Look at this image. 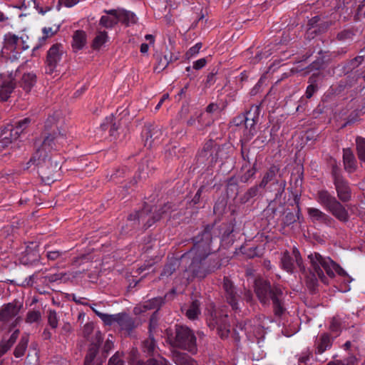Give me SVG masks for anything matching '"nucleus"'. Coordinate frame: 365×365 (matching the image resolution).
Returning <instances> with one entry per match:
<instances>
[{
  "label": "nucleus",
  "mask_w": 365,
  "mask_h": 365,
  "mask_svg": "<svg viewBox=\"0 0 365 365\" xmlns=\"http://www.w3.org/2000/svg\"><path fill=\"white\" fill-rule=\"evenodd\" d=\"M63 141L64 138L60 134H51L46 136L41 146L31 159V162L40 167V174L42 178L48 182L56 180L55 173L58 172L60 165L56 160H53L48 156L46 150L57 149L58 145H62Z\"/></svg>",
  "instance_id": "1"
},
{
  "label": "nucleus",
  "mask_w": 365,
  "mask_h": 365,
  "mask_svg": "<svg viewBox=\"0 0 365 365\" xmlns=\"http://www.w3.org/2000/svg\"><path fill=\"white\" fill-rule=\"evenodd\" d=\"M308 259L312 266L314 280L317 279L316 276H317L322 282L329 284L323 270L331 278H333L336 274L341 277H346L345 271L329 257H323L319 253L314 252L309 255Z\"/></svg>",
  "instance_id": "2"
},
{
  "label": "nucleus",
  "mask_w": 365,
  "mask_h": 365,
  "mask_svg": "<svg viewBox=\"0 0 365 365\" xmlns=\"http://www.w3.org/2000/svg\"><path fill=\"white\" fill-rule=\"evenodd\" d=\"M205 314L207 316V324L210 328H217L221 338H226L230 333V325L227 322V312L222 309H215L212 303H210L207 308Z\"/></svg>",
  "instance_id": "3"
},
{
  "label": "nucleus",
  "mask_w": 365,
  "mask_h": 365,
  "mask_svg": "<svg viewBox=\"0 0 365 365\" xmlns=\"http://www.w3.org/2000/svg\"><path fill=\"white\" fill-rule=\"evenodd\" d=\"M170 344L190 352L196 351L195 338L192 331L186 327H178L174 339L168 338Z\"/></svg>",
  "instance_id": "4"
},
{
  "label": "nucleus",
  "mask_w": 365,
  "mask_h": 365,
  "mask_svg": "<svg viewBox=\"0 0 365 365\" xmlns=\"http://www.w3.org/2000/svg\"><path fill=\"white\" fill-rule=\"evenodd\" d=\"M255 292L262 303L267 304L272 299L275 305H279V296L282 294L279 287H275L271 289L270 284L262 279L255 281Z\"/></svg>",
  "instance_id": "5"
},
{
  "label": "nucleus",
  "mask_w": 365,
  "mask_h": 365,
  "mask_svg": "<svg viewBox=\"0 0 365 365\" xmlns=\"http://www.w3.org/2000/svg\"><path fill=\"white\" fill-rule=\"evenodd\" d=\"M271 322L269 319L263 317L262 318L259 317L257 319L253 324L251 322L245 323L244 327L245 334L249 340L252 341H257L259 343L264 337V326Z\"/></svg>",
  "instance_id": "6"
},
{
  "label": "nucleus",
  "mask_w": 365,
  "mask_h": 365,
  "mask_svg": "<svg viewBox=\"0 0 365 365\" xmlns=\"http://www.w3.org/2000/svg\"><path fill=\"white\" fill-rule=\"evenodd\" d=\"M98 316L106 325L118 326L121 329L130 330L132 327L131 319L125 314H108L101 312H96Z\"/></svg>",
  "instance_id": "7"
},
{
  "label": "nucleus",
  "mask_w": 365,
  "mask_h": 365,
  "mask_svg": "<svg viewBox=\"0 0 365 365\" xmlns=\"http://www.w3.org/2000/svg\"><path fill=\"white\" fill-rule=\"evenodd\" d=\"M28 36L22 35L21 36L13 34H7L4 36V43L6 48L14 51L16 54L29 48L27 43Z\"/></svg>",
  "instance_id": "8"
},
{
  "label": "nucleus",
  "mask_w": 365,
  "mask_h": 365,
  "mask_svg": "<svg viewBox=\"0 0 365 365\" xmlns=\"http://www.w3.org/2000/svg\"><path fill=\"white\" fill-rule=\"evenodd\" d=\"M281 263L282 267L287 272H293L297 267L300 270L304 271L299 252L296 248L293 249L291 255L287 252L284 253L281 259Z\"/></svg>",
  "instance_id": "9"
},
{
  "label": "nucleus",
  "mask_w": 365,
  "mask_h": 365,
  "mask_svg": "<svg viewBox=\"0 0 365 365\" xmlns=\"http://www.w3.org/2000/svg\"><path fill=\"white\" fill-rule=\"evenodd\" d=\"M14 77L12 73L0 74V99L6 101L14 88Z\"/></svg>",
  "instance_id": "10"
},
{
  "label": "nucleus",
  "mask_w": 365,
  "mask_h": 365,
  "mask_svg": "<svg viewBox=\"0 0 365 365\" xmlns=\"http://www.w3.org/2000/svg\"><path fill=\"white\" fill-rule=\"evenodd\" d=\"M210 252V243H207L205 246L202 242H197L190 251L185 256L182 257L183 259L187 257H192V263L201 261L207 257Z\"/></svg>",
  "instance_id": "11"
},
{
  "label": "nucleus",
  "mask_w": 365,
  "mask_h": 365,
  "mask_svg": "<svg viewBox=\"0 0 365 365\" xmlns=\"http://www.w3.org/2000/svg\"><path fill=\"white\" fill-rule=\"evenodd\" d=\"M63 53V48L61 44H54L50 48L47 54L48 72L51 73L53 71L61 61Z\"/></svg>",
  "instance_id": "12"
},
{
  "label": "nucleus",
  "mask_w": 365,
  "mask_h": 365,
  "mask_svg": "<svg viewBox=\"0 0 365 365\" xmlns=\"http://www.w3.org/2000/svg\"><path fill=\"white\" fill-rule=\"evenodd\" d=\"M334 185L337 196L341 201L347 202L351 200V192L346 181L339 176H336L334 178Z\"/></svg>",
  "instance_id": "13"
},
{
  "label": "nucleus",
  "mask_w": 365,
  "mask_h": 365,
  "mask_svg": "<svg viewBox=\"0 0 365 365\" xmlns=\"http://www.w3.org/2000/svg\"><path fill=\"white\" fill-rule=\"evenodd\" d=\"M19 136V132L14 131L13 125H7L0 130V148H4L10 144L13 140H16Z\"/></svg>",
  "instance_id": "14"
},
{
  "label": "nucleus",
  "mask_w": 365,
  "mask_h": 365,
  "mask_svg": "<svg viewBox=\"0 0 365 365\" xmlns=\"http://www.w3.org/2000/svg\"><path fill=\"white\" fill-rule=\"evenodd\" d=\"M223 287L226 293L227 302L231 305L233 309H237L238 295L235 291V288L232 282L229 279L225 278L223 282Z\"/></svg>",
  "instance_id": "15"
},
{
  "label": "nucleus",
  "mask_w": 365,
  "mask_h": 365,
  "mask_svg": "<svg viewBox=\"0 0 365 365\" xmlns=\"http://www.w3.org/2000/svg\"><path fill=\"white\" fill-rule=\"evenodd\" d=\"M21 309L20 304L9 303L0 311V321L9 322L16 317Z\"/></svg>",
  "instance_id": "16"
},
{
  "label": "nucleus",
  "mask_w": 365,
  "mask_h": 365,
  "mask_svg": "<svg viewBox=\"0 0 365 365\" xmlns=\"http://www.w3.org/2000/svg\"><path fill=\"white\" fill-rule=\"evenodd\" d=\"M106 15L101 16L100 24L106 28H112L119 23L118 9L105 10Z\"/></svg>",
  "instance_id": "17"
},
{
  "label": "nucleus",
  "mask_w": 365,
  "mask_h": 365,
  "mask_svg": "<svg viewBox=\"0 0 365 365\" xmlns=\"http://www.w3.org/2000/svg\"><path fill=\"white\" fill-rule=\"evenodd\" d=\"M316 200L326 210H328L337 201L334 196L325 190L318 191L316 195Z\"/></svg>",
  "instance_id": "18"
},
{
  "label": "nucleus",
  "mask_w": 365,
  "mask_h": 365,
  "mask_svg": "<svg viewBox=\"0 0 365 365\" xmlns=\"http://www.w3.org/2000/svg\"><path fill=\"white\" fill-rule=\"evenodd\" d=\"M36 82V73H34V72H25L23 73L21 78L19 85L26 93H29L34 86Z\"/></svg>",
  "instance_id": "19"
},
{
  "label": "nucleus",
  "mask_w": 365,
  "mask_h": 365,
  "mask_svg": "<svg viewBox=\"0 0 365 365\" xmlns=\"http://www.w3.org/2000/svg\"><path fill=\"white\" fill-rule=\"evenodd\" d=\"M327 211L341 222H346L349 220L347 210L338 200Z\"/></svg>",
  "instance_id": "20"
},
{
  "label": "nucleus",
  "mask_w": 365,
  "mask_h": 365,
  "mask_svg": "<svg viewBox=\"0 0 365 365\" xmlns=\"http://www.w3.org/2000/svg\"><path fill=\"white\" fill-rule=\"evenodd\" d=\"M307 213L309 219L312 222L329 224L331 220L329 215L317 208L309 207L307 208Z\"/></svg>",
  "instance_id": "21"
},
{
  "label": "nucleus",
  "mask_w": 365,
  "mask_h": 365,
  "mask_svg": "<svg viewBox=\"0 0 365 365\" xmlns=\"http://www.w3.org/2000/svg\"><path fill=\"white\" fill-rule=\"evenodd\" d=\"M163 302L164 301L162 297L153 298L144 302L143 305L135 307L134 312L135 314H140L148 309H158L163 304Z\"/></svg>",
  "instance_id": "22"
},
{
  "label": "nucleus",
  "mask_w": 365,
  "mask_h": 365,
  "mask_svg": "<svg viewBox=\"0 0 365 365\" xmlns=\"http://www.w3.org/2000/svg\"><path fill=\"white\" fill-rule=\"evenodd\" d=\"M118 18L119 22L126 26L133 25L138 21V18L133 12L123 9H118Z\"/></svg>",
  "instance_id": "23"
},
{
  "label": "nucleus",
  "mask_w": 365,
  "mask_h": 365,
  "mask_svg": "<svg viewBox=\"0 0 365 365\" xmlns=\"http://www.w3.org/2000/svg\"><path fill=\"white\" fill-rule=\"evenodd\" d=\"M244 118V136L247 140H248L252 138L256 133V122L254 118L251 116L250 113H247V115Z\"/></svg>",
  "instance_id": "24"
},
{
  "label": "nucleus",
  "mask_w": 365,
  "mask_h": 365,
  "mask_svg": "<svg viewBox=\"0 0 365 365\" xmlns=\"http://www.w3.org/2000/svg\"><path fill=\"white\" fill-rule=\"evenodd\" d=\"M343 160L345 170L352 173L356 168V160L352 151L349 148L344 149Z\"/></svg>",
  "instance_id": "25"
},
{
  "label": "nucleus",
  "mask_w": 365,
  "mask_h": 365,
  "mask_svg": "<svg viewBox=\"0 0 365 365\" xmlns=\"http://www.w3.org/2000/svg\"><path fill=\"white\" fill-rule=\"evenodd\" d=\"M331 346V340L329 335L322 334L316 341V351L322 354Z\"/></svg>",
  "instance_id": "26"
},
{
  "label": "nucleus",
  "mask_w": 365,
  "mask_h": 365,
  "mask_svg": "<svg viewBox=\"0 0 365 365\" xmlns=\"http://www.w3.org/2000/svg\"><path fill=\"white\" fill-rule=\"evenodd\" d=\"M86 43V35L83 31H77L73 36V48L76 50L81 49Z\"/></svg>",
  "instance_id": "27"
},
{
  "label": "nucleus",
  "mask_w": 365,
  "mask_h": 365,
  "mask_svg": "<svg viewBox=\"0 0 365 365\" xmlns=\"http://www.w3.org/2000/svg\"><path fill=\"white\" fill-rule=\"evenodd\" d=\"M29 335L24 334L18 345L16 346L14 354L16 358H20L24 355V353L27 349L28 343H29Z\"/></svg>",
  "instance_id": "28"
},
{
  "label": "nucleus",
  "mask_w": 365,
  "mask_h": 365,
  "mask_svg": "<svg viewBox=\"0 0 365 365\" xmlns=\"http://www.w3.org/2000/svg\"><path fill=\"white\" fill-rule=\"evenodd\" d=\"M200 303L197 299H195L192 302L190 307L185 310V315L189 319L194 320L197 318L200 313Z\"/></svg>",
  "instance_id": "29"
},
{
  "label": "nucleus",
  "mask_w": 365,
  "mask_h": 365,
  "mask_svg": "<svg viewBox=\"0 0 365 365\" xmlns=\"http://www.w3.org/2000/svg\"><path fill=\"white\" fill-rule=\"evenodd\" d=\"M174 361L177 365H196V361L189 356L182 353L174 354Z\"/></svg>",
  "instance_id": "30"
},
{
  "label": "nucleus",
  "mask_w": 365,
  "mask_h": 365,
  "mask_svg": "<svg viewBox=\"0 0 365 365\" xmlns=\"http://www.w3.org/2000/svg\"><path fill=\"white\" fill-rule=\"evenodd\" d=\"M108 37L106 31H99L93 40V48H100L108 41Z\"/></svg>",
  "instance_id": "31"
},
{
  "label": "nucleus",
  "mask_w": 365,
  "mask_h": 365,
  "mask_svg": "<svg viewBox=\"0 0 365 365\" xmlns=\"http://www.w3.org/2000/svg\"><path fill=\"white\" fill-rule=\"evenodd\" d=\"M356 143L359 158L361 162L365 163V139L357 138Z\"/></svg>",
  "instance_id": "32"
},
{
  "label": "nucleus",
  "mask_w": 365,
  "mask_h": 365,
  "mask_svg": "<svg viewBox=\"0 0 365 365\" xmlns=\"http://www.w3.org/2000/svg\"><path fill=\"white\" fill-rule=\"evenodd\" d=\"M356 361V358L353 356H350L344 359H336L330 361L327 365H354Z\"/></svg>",
  "instance_id": "33"
},
{
  "label": "nucleus",
  "mask_w": 365,
  "mask_h": 365,
  "mask_svg": "<svg viewBox=\"0 0 365 365\" xmlns=\"http://www.w3.org/2000/svg\"><path fill=\"white\" fill-rule=\"evenodd\" d=\"M202 48V43H197L195 45L192 46L185 53V56L187 59L195 57L197 56L200 49Z\"/></svg>",
  "instance_id": "34"
},
{
  "label": "nucleus",
  "mask_w": 365,
  "mask_h": 365,
  "mask_svg": "<svg viewBox=\"0 0 365 365\" xmlns=\"http://www.w3.org/2000/svg\"><path fill=\"white\" fill-rule=\"evenodd\" d=\"M29 123L30 120L29 118H24L16 123L15 126L13 125V129L14 131L18 130L20 135L27 128Z\"/></svg>",
  "instance_id": "35"
},
{
  "label": "nucleus",
  "mask_w": 365,
  "mask_h": 365,
  "mask_svg": "<svg viewBox=\"0 0 365 365\" xmlns=\"http://www.w3.org/2000/svg\"><path fill=\"white\" fill-rule=\"evenodd\" d=\"M41 319V314L38 311L29 312L26 317L28 323H34L38 322Z\"/></svg>",
  "instance_id": "36"
},
{
  "label": "nucleus",
  "mask_w": 365,
  "mask_h": 365,
  "mask_svg": "<svg viewBox=\"0 0 365 365\" xmlns=\"http://www.w3.org/2000/svg\"><path fill=\"white\" fill-rule=\"evenodd\" d=\"M48 321L49 325L52 328H56L58 326V318H57V314L53 310H50L48 317Z\"/></svg>",
  "instance_id": "37"
},
{
  "label": "nucleus",
  "mask_w": 365,
  "mask_h": 365,
  "mask_svg": "<svg viewBox=\"0 0 365 365\" xmlns=\"http://www.w3.org/2000/svg\"><path fill=\"white\" fill-rule=\"evenodd\" d=\"M140 365H170L168 361L163 358V357H158V359H150L148 361L146 364H140Z\"/></svg>",
  "instance_id": "38"
},
{
  "label": "nucleus",
  "mask_w": 365,
  "mask_h": 365,
  "mask_svg": "<svg viewBox=\"0 0 365 365\" xmlns=\"http://www.w3.org/2000/svg\"><path fill=\"white\" fill-rule=\"evenodd\" d=\"M96 352H97V348L95 347V348H91L89 349L86 356V359H85V364L86 365H91V363L93 362L95 356H96Z\"/></svg>",
  "instance_id": "39"
},
{
  "label": "nucleus",
  "mask_w": 365,
  "mask_h": 365,
  "mask_svg": "<svg viewBox=\"0 0 365 365\" xmlns=\"http://www.w3.org/2000/svg\"><path fill=\"white\" fill-rule=\"evenodd\" d=\"M58 28H56L55 30H53L51 27H45L43 29V36L42 37L43 40H46L48 38L52 36L54 34H56L58 31Z\"/></svg>",
  "instance_id": "40"
},
{
  "label": "nucleus",
  "mask_w": 365,
  "mask_h": 365,
  "mask_svg": "<svg viewBox=\"0 0 365 365\" xmlns=\"http://www.w3.org/2000/svg\"><path fill=\"white\" fill-rule=\"evenodd\" d=\"M277 172L278 168L276 166H272L267 173L264 175V178L269 181H271L274 178Z\"/></svg>",
  "instance_id": "41"
},
{
  "label": "nucleus",
  "mask_w": 365,
  "mask_h": 365,
  "mask_svg": "<svg viewBox=\"0 0 365 365\" xmlns=\"http://www.w3.org/2000/svg\"><path fill=\"white\" fill-rule=\"evenodd\" d=\"M144 346L149 353L153 352L155 349V342L153 338H150L145 341Z\"/></svg>",
  "instance_id": "42"
},
{
  "label": "nucleus",
  "mask_w": 365,
  "mask_h": 365,
  "mask_svg": "<svg viewBox=\"0 0 365 365\" xmlns=\"http://www.w3.org/2000/svg\"><path fill=\"white\" fill-rule=\"evenodd\" d=\"M207 63V61L205 58H200L195 62H193V68L195 70H199L203 68Z\"/></svg>",
  "instance_id": "43"
},
{
  "label": "nucleus",
  "mask_w": 365,
  "mask_h": 365,
  "mask_svg": "<svg viewBox=\"0 0 365 365\" xmlns=\"http://www.w3.org/2000/svg\"><path fill=\"white\" fill-rule=\"evenodd\" d=\"M108 365H123V361L120 359L118 354H115L110 358Z\"/></svg>",
  "instance_id": "44"
},
{
  "label": "nucleus",
  "mask_w": 365,
  "mask_h": 365,
  "mask_svg": "<svg viewBox=\"0 0 365 365\" xmlns=\"http://www.w3.org/2000/svg\"><path fill=\"white\" fill-rule=\"evenodd\" d=\"M9 344L6 341H2L0 342V356L4 354L10 348Z\"/></svg>",
  "instance_id": "45"
},
{
  "label": "nucleus",
  "mask_w": 365,
  "mask_h": 365,
  "mask_svg": "<svg viewBox=\"0 0 365 365\" xmlns=\"http://www.w3.org/2000/svg\"><path fill=\"white\" fill-rule=\"evenodd\" d=\"M19 331L18 329L15 330L11 335L10 338L8 340H6V341L8 342V344H10V346H13V344H14V342L16 341V339L19 336Z\"/></svg>",
  "instance_id": "46"
},
{
  "label": "nucleus",
  "mask_w": 365,
  "mask_h": 365,
  "mask_svg": "<svg viewBox=\"0 0 365 365\" xmlns=\"http://www.w3.org/2000/svg\"><path fill=\"white\" fill-rule=\"evenodd\" d=\"M316 90H317V88L314 85L310 84L309 86H308V87L307 88V91H306L307 98H310L313 96V94L314 93Z\"/></svg>",
  "instance_id": "47"
},
{
  "label": "nucleus",
  "mask_w": 365,
  "mask_h": 365,
  "mask_svg": "<svg viewBox=\"0 0 365 365\" xmlns=\"http://www.w3.org/2000/svg\"><path fill=\"white\" fill-rule=\"evenodd\" d=\"M61 3L66 7H72L77 4L80 0H60Z\"/></svg>",
  "instance_id": "48"
},
{
  "label": "nucleus",
  "mask_w": 365,
  "mask_h": 365,
  "mask_svg": "<svg viewBox=\"0 0 365 365\" xmlns=\"http://www.w3.org/2000/svg\"><path fill=\"white\" fill-rule=\"evenodd\" d=\"M113 347V336H111V339H108L104 344V351L106 352H108L110 350H111Z\"/></svg>",
  "instance_id": "49"
},
{
  "label": "nucleus",
  "mask_w": 365,
  "mask_h": 365,
  "mask_svg": "<svg viewBox=\"0 0 365 365\" xmlns=\"http://www.w3.org/2000/svg\"><path fill=\"white\" fill-rule=\"evenodd\" d=\"M61 256V252L58 251H51L47 253V257L49 259L55 260Z\"/></svg>",
  "instance_id": "50"
},
{
  "label": "nucleus",
  "mask_w": 365,
  "mask_h": 365,
  "mask_svg": "<svg viewBox=\"0 0 365 365\" xmlns=\"http://www.w3.org/2000/svg\"><path fill=\"white\" fill-rule=\"evenodd\" d=\"M175 268L171 265H166L163 269V275L169 276L174 271Z\"/></svg>",
  "instance_id": "51"
},
{
  "label": "nucleus",
  "mask_w": 365,
  "mask_h": 365,
  "mask_svg": "<svg viewBox=\"0 0 365 365\" xmlns=\"http://www.w3.org/2000/svg\"><path fill=\"white\" fill-rule=\"evenodd\" d=\"M93 329V324L91 323L86 324L83 328V332L86 335H88Z\"/></svg>",
  "instance_id": "52"
},
{
  "label": "nucleus",
  "mask_w": 365,
  "mask_h": 365,
  "mask_svg": "<svg viewBox=\"0 0 365 365\" xmlns=\"http://www.w3.org/2000/svg\"><path fill=\"white\" fill-rule=\"evenodd\" d=\"M309 359V355L300 356L299 359V365H307Z\"/></svg>",
  "instance_id": "53"
},
{
  "label": "nucleus",
  "mask_w": 365,
  "mask_h": 365,
  "mask_svg": "<svg viewBox=\"0 0 365 365\" xmlns=\"http://www.w3.org/2000/svg\"><path fill=\"white\" fill-rule=\"evenodd\" d=\"M23 5L24 7H31V6H34V7H36V1L34 0H23Z\"/></svg>",
  "instance_id": "54"
},
{
  "label": "nucleus",
  "mask_w": 365,
  "mask_h": 365,
  "mask_svg": "<svg viewBox=\"0 0 365 365\" xmlns=\"http://www.w3.org/2000/svg\"><path fill=\"white\" fill-rule=\"evenodd\" d=\"M9 19V17L5 14L3 11H0V23H6L8 20Z\"/></svg>",
  "instance_id": "55"
},
{
  "label": "nucleus",
  "mask_w": 365,
  "mask_h": 365,
  "mask_svg": "<svg viewBox=\"0 0 365 365\" xmlns=\"http://www.w3.org/2000/svg\"><path fill=\"white\" fill-rule=\"evenodd\" d=\"M149 43H142L140 46V52L143 54L147 53L149 50Z\"/></svg>",
  "instance_id": "56"
},
{
  "label": "nucleus",
  "mask_w": 365,
  "mask_h": 365,
  "mask_svg": "<svg viewBox=\"0 0 365 365\" xmlns=\"http://www.w3.org/2000/svg\"><path fill=\"white\" fill-rule=\"evenodd\" d=\"M145 38L146 41H148L149 42L150 45H151V46L154 45V43H155V38H154V36L153 35L147 34V35H145Z\"/></svg>",
  "instance_id": "57"
},
{
  "label": "nucleus",
  "mask_w": 365,
  "mask_h": 365,
  "mask_svg": "<svg viewBox=\"0 0 365 365\" xmlns=\"http://www.w3.org/2000/svg\"><path fill=\"white\" fill-rule=\"evenodd\" d=\"M157 136L153 138V134H150L149 136L148 135L145 140V145L151 146L152 143L155 140Z\"/></svg>",
  "instance_id": "58"
},
{
  "label": "nucleus",
  "mask_w": 365,
  "mask_h": 365,
  "mask_svg": "<svg viewBox=\"0 0 365 365\" xmlns=\"http://www.w3.org/2000/svg\"><path fill=\"white\" fill-rule=\"evenodd\" d=\"M218 106L216 104L211 103L207 107V111L209 113H213L217 110Z\"/></svg>",
  "instance_id": "59"
},
{
  "label": "nucleus",
  "mask_w": 365,
  "mask_h": 365,
  "mask_svg": "<svg viewBox=\"0 0 365 365\" xmlns=\"http://www.w3.org/2000/svg\"><path fill=\"white\" fill-rule=\"evenodd\" d=\"M168 98V94H164L162 97V98L160 99V101H159V103L157 104L156 107H155V109L158 110L160 108V106H162V104L163 103V102Z\"/></svg>",
  "instance_id": "60"
},
{
  "label": "nucleus",
  "mask_w": 365,
  "mask_h": 365,
  "mask_svg": "<svg viewBox=\"0 0 365 365\" xmlns=\"http://www.w3.org/2000/svg\"><path fill=\"white\" fill-rule=\"evenodd\" d=\"M279 192L281 194L284 191L285 187H286V182L284 180L281 181L279 182Z\"/></svg>",
  "instance_id": "61"
},
{
  "label": "nucleus",
  "mask_w": 365,
  "mask_h": 365,
  "mask_svg": "<svg viewBox=\"0 0 365 365\" xmlns=\"http://www.w3.org/2000/svg\"><path fill=\"white\" fill-rule=\"evenodd\" d=\"M337 323H338V322H336V319H334V320H333V322H332V323H331V326H330V328H331V329L332 331H337V330H338V328H337V327H336V324H337Z\"/></svg>",
  "instance_id": "62"
},
{
  "label": "nucleus",
  "mask_w": 365,
  "mask_h": 365,
  "mask_svg": "<svg viewBox=\"0 0 365 365\" xmlns=\"http://www.w3.org/2000/svg\"><path fill=\"white\" fill-rule=\"evenodd\" d=\"M269 181L267 179H265L264 178H263V179L262 180L260 184H259V186L261 187H265V186L267 185V183L269 182Z\"/></svg>",
  "instance_id": "63"
},
{
  "label": "nucleus",
  "mask_w": 365,
  "mask_h": 365,
  "mask_svg": "<svg viewBox=\"0 0 365 365\" xmlns=\"http://www.w3.org/2000/svg\"><path fill=\"white\" fill-rule=\"evenodd\" d=\"M85 299H84V298H81V297H80V298L77 299L76 297H73V300H74L75 302H76L77 303H79V304H85V302H84V300H85Z\"/></svg>",
  "instance_id": "64"
}]
</instances>
